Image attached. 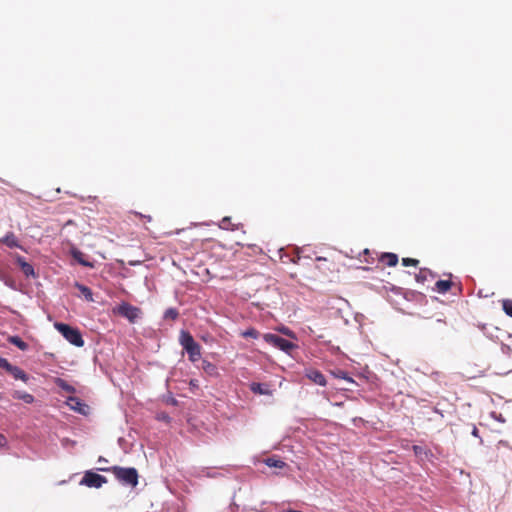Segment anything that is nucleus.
Instances as JSON below:
<instances>
[{
	"label": "nucleus",
	"mask_w": 512,
	"mask_h": 512,
	"mask_svg": "<svg viewBox=\"0 0 512 512\" xmlns=\"http://www.w3.org/2000/svg\"><path fill=\"white\" fill-rule=\"evenodd\" d=\"M98 470L102 472H112L115 478L123 485L135 487L138 484L139 475L137 470L133 467H98Z\"/></svg>",
	"instance_id": "obj_1"
},
{
	"label": "nucleus",
	"mask_w": 512,
	"mask_h": 512,
	"mask_svg": "<svg viewBox=\"0 0 512 512\" xmlns=\"http://www.w3.org/2000/svg\"><path fill=\"white\" fill-rule=\"evenodd\" d=\"M55 328L62 334V336L72 345L82 347L84 340L80 331L65 323H55Z\"/></svg>",
	"instance_id": "obj_2"
},
{
	"label": "nucleus",
	"mask_w": 512,
	"mask_h": 512,
	"mask_svg": "<svg viewBox=\"0 0 512 512\" xmlns=\"http://www.w3.org/2000/svg\"><path fill=\"white\" fill-rule=\"evenodd\" d=\"M263 339L268 344H271L274 347H276L286 353H290L292 350H294L297 347L291 341H289L285 338H282L276 334H272V333L264 334Z\"/></svg>",
	"instance_id": "obj_3"
},
{
	"label": "nucleus",
	"mask_w": 512,
	"mask_h": 512,
	"mask_svg": "<svg viewBox=\"0 0 512 512\" xmlns=\"http://www.w3.org/2000/svg\"><path fill=\"white\" fill-rule=\"evenodd\" d=\"M106 483V477L92 471H86L80 481V485H84L90 488H100L103 484Z\"/></svg>",
	"instance_id": "obj_4"
},
{
	"label": "nucleus",
	"mask_w": 512,
	"mask_h": 512,
	"mask_svg": "<svg viewBox=\"0 0 512 512\" xmlns=\"http://www.w3.org/2000/svg\"><path fill=\"white\" fill-rule=\"evenodd\" d=\"M118 313L127 318L131 323H134L139 317L140 309L129 303H122L118 306Z\"/></svg>",
	"instance_id": "obj_5"
},
{
	"label": "nucleus",
	"mask_w": 512,
	"mask_h": 512,
	"mask_svg": "<svg viewBox=\"0 0 512 512\" xmlns=\"http://www.w3.org/2000/svg\"><path fill=\"white\" fill-rule=\"evenodd\" d=\"M305 376L310 380L312 381L313 383L319 385V386H326L327 384V381H326V378L324 376V374L317 370V369H313V368H310V369H306L305 370Z\"/></svg>",
	"instance_id": "obj_6"
},
{
	"label": "nucleus",
	"mask_w": 512,
	"mask_h": 512,
	"mask_svg": "<svg viewBox=\"0 0 512 512\" xmlns=\"http://www.w3.org/2000/svg\"><path fill=\"white\" fill-rule=\"evenodd\" d=\"M0 242L5 244L9 248H21V245L13 232L7 233Z\"/></svg>",
	"instance_id": "obj_7"
},
{
	"label": "nucleus",
	"mask_w": 512,
	"mask_h": 512,
	"mask_svg": "<svg viewBox=\"0 0 512 512\" xmlns=\"http://www.w3.org/2000/svg\"><path fill=\"white\" fill-rule=\"evenodd\" d=\"M186 352L188 353L189 360L191 362H197L201 358V346L196 343L190 347H187Z\"/></svg>",
	"instance_id": "obj_8"
},
{
	"label": "nucleus",
	"mask_w": 512,
	"mask_h": 512,
	"mask_svg": "<svg viewBox=\"0 0 512 512\" xmlns=\"http://www.w3.org/2000/svg\"><path fill=\"white\" fill-rule=\"evenodd\" d=\"M379 261L388 267H394L398 263V256L394 253H382L379 257Z\"/></svg>",
	"instance_id": "obj_9"
},
{
	"label": "nucleus",
	"mask_w": 512,
	"mask_h": 512,
	"mask_svg": "<svg viewBox=\"0 0 512 512\" xmlns=\"http://www.w3.org/2000/svg\"><path fill=\"white\" fill-rule=\"evenodd\" d=\"M250 390L259 395H271V390L267 384H261L257 382H253L250 385Z\"/></svg>",
	"instance_id": "obj_10"
},
{
	"label": "nucleus",
	"mask_w": 512,
	"mask_h": 512,
	"mask_svg": "<svg viewBox=\"0 0 512 512\" xmlns=\"http://www.w3.org/2000/svg\"><path fill=\"white\" fill-rule=\"evenodd\" d=\"M15 379L22 380L23 382H27L28 375L21 368L12 365L10 369L7 370Z\"/></svg>",
	"instance_id": "obj_11"
},
{
	"label": "nucleus",
	"mask_w": 512,
	"mask_h": 512,
	"mask_svg": "<svg viewBox=\"0 0 512 512\" xmlns=\"http://www.w3.org/2000/svg\"><path fill=\"white\" fill-rule=\"evenodd\" d=\"M180 343L183 346V348L186 349L187 347H190L196 344L197 342L194 340L193 336L189 332L182 331L180 334Z\"/></svg>",
	"instance_id": "obj_12"
},
{
	"label": "nucleus",
	"mask_w": 512,
	"mask_h": 512,
	"mask_svg": "<svg viewBox=\"0 0 512 512\" xmlns=\"http://www.w3.org/2000/svg\"><path fill=\"white\" fill-rule=\"evenodd\" d=\"M263 462L269 467H274V468H279V469H283V468L287 467V464L284 461L278 459L275 456L268 457V458L264 459Z\"/></svg>",
	"instance_id": "obj_13"
},
{
	"label": "nucleus",
	"mask_w": 512,
	"mask_h": 512,
	"mask_svg": "<svg viewBox=\"0 0 512 512\" xmlns=\"http://www.w3.org/2000/svg\"><path fill=\"white\" fill-rule=\"evenodd\" d=\"M75 287L80 291V293L88 302L94 301L92 290L89 287L78 282L75 283Z\"/></svg>",
	"instance_id": "obj_14"
},
{
	"label": "nucleus",
	"mask_w": 512,
	"mask_h": 512,
	"mask_svg": "<svg viewBox=\"0 0 512 512\" xmlns=\"http://www.w3.org/2000/svg\"><path fill=\"white\" fill-rule=\"evenodd\" d=\"M452 282L450 280H438L435 283V290L438 293L444 294L450 290Z\"/></svg>",
	"instance_id": "obj_15"
},
{
	"label": "nucleus",
	"mask_w": 512,
	"mask_h": 512,
	"mask_svg": "<svg viewBox=\"0 0 512 512\" xmlns=\"http://www.w3.org/2000/svg\"><path fill=\"white\" fill-rule=\"evenodd\" d=\"M14 399L23 400L27 404H31L34 402V396L22 391H14L12 394Z\"/></svg>",
	"instance_id": "obj_16"
},
{
	"label": "nucleus",
	"mask_w": 512,
	"mask_h": 512,
	"mask_svg": "<svg viewBox=\"0 0 512 512\" xmlns=\"http://www.w3.org/2000/svg\"><path fill=\"white\" fill-rule=\"evenodd\" d=\"M202 369L209 376H217L218 375V369H217L216 365H214L213 363H211L207 360L202 361Z\"/></svg>",
	"instance_id": "obj_17"
},
{
	"label": "nucleus",
	"mask_w": 512,
	"mask_h": 512,
	"mask_svg": "<svg viewBox=\"0 0 512 512\" xmlns=\"http://www.w3.org/2000/svg\"><path fill=\"white\" fill-rule=\"evenodd\" d=\"M8 342L15 345L22 351H26L29 348V345L25 341H23L19 336H10L8 338Z\"/></svg>",
	"instance_id": "obj_18"
},
{
	"label": "nucleus",
	"mask_w": 512,
	"mask_h": 512,
	"mask_svg": "<svg viewBox=\"0 0 512 512\" xmlns=\"http://www.w3.org/2000/svg\"><path fill=\"white\" fill-rule=\"evenodd\" d=\"M72 255H73V258H74L75 260H77V261H78V263H79V264H81L82 266L90 267V268H92V267H93V264H92L91 262L86 261V260L84 259V254H83L81 251H79V250H74V251L72 252Z\"/></svg>",
	"instance_id": "obj_19"
},
{
	"label": "nucleus",
	"mask_w": 512,
	"mask_h": 512,
	"mask_svg": "<svg viewBox=\"0 0 512 512\" xmlns=\"http://www.w3.org/2000/svg\"><path fill=\"white\" fill-rule=\"evenodd\" d=\"M412 450L414 454L421 459H423V457L427 458L431 454L429 449L420 445H413Z\"/></svg>",
	"instance_id": "obj_20"
},
{
	"label": "nucleus",
	"mask_w": 512,
	"mask_h": 512,
	"mask_svg": "<svg viewBox=\"0 0 512 512\" xmlns=\"http://www.w3.org/2000/svg\"><path fill=\"white\" fill-rule=\"evenodd\" d=\"M430 276L431 277L433 276L430 270H428V269H420L419 273L416 274L415 279L419 283H424L425 281L428 280V278Z\"/></svg>",
	"instance_id": "obj_21"
},
{
	"label": "nucleus",
	"mask_w": 512,
	"mask_h": 512,
	"mask_svg": "<svg viewBox=\"0 0 512 512\" xmlns=\"http://www.w3.org/2000/svg\"><path fill=\"white\" fill-rule=\"evenodd\" d=\"M69 405L71 406L72 409H74L80 413L83 412L82 406H84V405L80 402V400L77 397H70Z\"/></svg>",
	"instance_id": "obj_22"
},
{
	"label": "nucleus",
	"mask_w": 512,
	"mask_h": 512,
	"mask_svg": "<svg viewBox=\"0 0 512 512\" xmlns=\"http://www.w3.org/2000/svg\"><path fill=\"white\" fill-rule=\"evenodd\" d=\"M241 336L244 338L257 339L259 337V332L255 328H249V329L241 332Z\"/></svg>",
	"instance_id": "obj_23"
},
{
	"label": "nucleus",
	"mask_w": 512,
	"mask_h": 512,
	"mask_svg": "<svg viewBox=\"0 0 512 512\" xmlns=\"http://www.w3.org/2000/svg\"><path fill=\"white\" fill-rule=\"evenodd\" d=\"M502 308L508 316L512 317V300L511 299H503L502 300Z\"/></svg>",
	"instance_id": "obj_24"
},
{
	"label": "nucleus",
	"mask_w": 512,
	"mask_h": 512,
	"mask_svg": "<svg viewBox=\"0 0 512 512\" xmlns=\"http://www.w3.org/2000/svg\"><path fill=\"white\" fill-rule=\"evenodd\" d=\"M22 272L28 277V276H34V268L29 263H23L22 267H20Z\"/></svg>",
	"instance_id": "obj_25"
},
{
	"label": "nucleus",
	"mask_w": 512,
	"mask_h": 512,
	"mask_svg": "<svg viewBox=\"0 0 512 512\" xmlns=\"http://www.w3.org/2000/svg\"><path fill=\"white\" fill-rule=\"evenodd\" d=\"M179 313L175 308H169L165 311L164 318L175 320L177 319Z\"/></svg>",
	"instance_id": "obj_26"
},
{
	"label": "nucleus",
	"mask_w": 512,
	"mask_h": 512,
	"mask_svg": "<svg viewBox=\"0 0 512 512\" xmlns=\"http://www.w3.org/2000/svg\"><path fill=\"white\" fill-rule=\"evenodd\" d=\"M418 264H419V260L414 259V258H408L407 257V258H403L402 259V265L406 266V267L407 266H414V267H416V266H418Z\"/></svg>",
	"instance_id": "obj_27"
},
{
	"label": "nucleus",
	"mask_w": 512,
	"mask_h": 512,
	"mask_svg": "<svg viewBox=\"0 0 512 512\" xmlns=\"http://www.w3.org/2000/svg\"><path fill=\"white\" fill-rule=\"evenodd\" d=\"M11 367H12V364H10L7 359L0 356V368H3L7 371Z\"/></svg>",
	"instance_id": "obj_28"
},
{
	"label": "nucleus",
	"mask_w": 512,
	"mask_h": 512,
	"mask_svg": "<svg viewBox=\"0 0 512 512\" xmlns=\"http://www.w3.org/2000/svg\"><path fill=\"white\" fill-rule=\"evenodd\" d=\"M230 225H231V219L229 217H224L221 220L220 227L222 229H229Z\"/></svg>",
	"instance_id": "obj_29"
},
{
	"label": "nucleus",
	"mask_w": 512,
	"mask_h": 512,
	"mask_svg": "<svg viewBox=\"0 0 512 512\" xmlns=\"http://www.w3.org/2000/svg\"><path fill=\"white\" fill-rule=\"evenodd\" d=\"M280 331H281L283 334H285V335H287V336H289V337H292V338H294V337H295L294 333H293L292 331H290V329H289V328H282Z\"/></svg>",
	"instance_id": "obj_30"
},
{
	"label": "nucleus",
	"mask_w": 512,
	"mask_h": 512,
	"mask_svg": "<svg viewBox=\"0 0 512 512\" xmlns=\"http://www.w3.org/2000/svg\"><path fill=\"white\" fill-rule=\"evenodd\" d=\"M338 377H340V378H342V379H345V380H347V381H349V382H351V383H353V382H354V381H353V379H352V378H350V377H348V376L346 375V373H345V372H340V374L338 375Z\"/></svg>",
	"instance_id": "obj_31"
},
{
	"label": "nucleus",
	"mask_w": 512,
	"mask_h": 512,
	"mask_svg": "<svg viewBox=\"0 0 512 512\" xmlns=\"http://www.w3.org/2000/svg\"><path fill=\"white\" fill-rule=\"evenodd\" d=\"M135 215H136V216H138V217H140V218H144V219H146L148 222H151V221H152V217H151V216H149V215H143V214L138 213V212H135Z\"/></svg>",
	"instance_id": "obj_32"
},
{
	"label": "nucleus",
	"mask_w": 512,
	"mask_h": 512,
	"mask_svg": "<svg viewBox=\"0 0 512 512\" xmlns=\"http://www.w3.org/2000/svg\"><path fill=\"white\" fill-rule=\"evenodd\" d=\"M16 261L20 267H22L23 263H27L26 260L22 256H17Z\"/></svg>",
	"instance_id": "obj_33"
},
{
	"label": "nucleus",
	"mask_w": 512,
	"mask_h": 512,
	"mask_svg": "<svg viewBox=\"0 0 512 512\" xmlns=\"http://www.w3.org/2000/svg\"><path fill=\"white\" fill-rule=\"evenodd\" d=\"M7 443V440L4 435L0 434V447H4Z\"/></svg>",
	"instance_id": "obj_34"
},
{
	"label": "nucleus",
	"mask_w": 512,
	"mask_h": 512,
	"mask_svg": "<svg viewBox=\"0 0 512 512\" xmlns=\"http://www.w3.org/2000/svg\"><path fill=\"white\" fill-rule=\"evenodd\" d=\"M478 429L476 427L473 428L472 430V435L475 436V437H478Z\"/></svg>",
	"instance_id": "obj_35"
},
{
	"label": "nucleus",
	"mask_w": 512,
	"mask_h": 512,
	"mask_svg": "<svg viewBox=\"0 0 512 512\" xmlns=\"http://www.w3.org/2000/svg\"><path fill=\"white\" fill-rule=\"evenodd\" d=\"M98 462H105V463H107L108 461L104 457L100 456L99 459H98Z\"/></svg>",
	"instance_id": "obj_36"
},
{
	"label": "nucleus",
	"mask_w": 512,
	"mask_h": 512,
	"mask_svg": "<svg viewBox=\"0 0 512 512\" xmlns=\"http://www.w3.org/2000/svg\"><path fill=\"white\" fill-rule=\"evenodd\" d=\"M316 261H326V258L325 257H317Z\"/></svg>",
	"instance_id": "obj_37"
},
{
	"label": "nucleus",
	"mask_w": 512,
	"mask_h": 512,
	"mask_svg": "<svg viewBox=\"0 0 512 512\" xmlns=\"http://www.w3.org/2000/svg\"><path fill=\"white\" fill-rule=\"evenodd\" d=\"M299 259H300V256H299V255H297V258H296V259H294V258H293V259H292V262H293V263H297Z\"/></svg>",
	"instance_id": "obj_38"
},
{
	"label": "nucleus",
	"mask_w": 512,
	"mask_h": 512,
	"mask_svg": "<svg viewBox=\"0 0 512 512\" xmlns=\"http://www.w3.org/2000/svg\"><path fill=\"white\" fill-rule=\"evenodd\" d=\"M363 254H364V255H370V251H369L368 249H365V250L363 251Z\"/></svg>",
	"instance_id": "obj_39"
}]
</instances>
